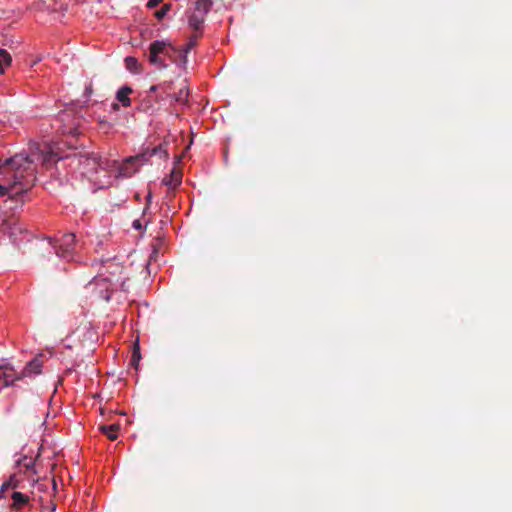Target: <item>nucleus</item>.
I'll use <instances>...</instances> for the list:
<instances>
[{"mask_svg":"<svg viewBox=\"0 0 512 512\" xmlns=\"http://www.w3.org/2000/svg\"><path fill=\"white\" fill-rule=\"evenodd\" d=\"M18 466H23L26 470L33 469L34 462L32 459H28L27 457H23L22 459L17 461Z\"/></svg>","mask_w":512,"mask_h":512,"instance_id":"b1692460","label":"nucleus"},{"mask_svg":"<svg viewBox=\"0 0 512 512\" xmlns=\"http://www.w3.org/2000/svg\"><path fill=\"white\" fill-rule=\"evenodd\" d=\"M48 244L60 258L72 261L77 250L78 243L73 233H66L60 239L48 238Z\"/></svg>","mask_w":512,"mask_h":512,"instance_id":"7ed1b4c3","label":"nucleus"},{"mask_svg":"<svg viewBox=\"0 0 512 512\" xmlns=\"http://www.w3.org/2000/svg\"><path fill=\"white\" fill-rule=\"evenodd\" d=\"M43 362L41 360V355L36 356L30 362L26 364L21 373L17 374L21 376V379L24 377H30L32 375H38L41 373Z\"/></svg>","mask_w":512,"mask_h":512,"instance_id":"1a4fd4ad","label":"nucleus"},{"mask_svg":"<svg viewBox=\"0 0 512 512\" xmlns=\"http://www.w3.org/2000/svg\"><path fill=\"white\" fill-rule=\"evenodd\" d=\"M35 179V169L24 154L0 160V197L8 195L14 198L26 193Z\"/></svg>","mask_w":512,"mask_h":512,"instance_id":"f257e3e1","label":"nucleus"},{"mask_svg":"<svg viewBox=\"0 0 512 512\" xmlns=\"http://www.w3.org/2000/svg\"><path fill=\"white\" fill-rule=\"evenodd\" d=\"M126 69L134 74H139L142 71V65L133 56H127L124 59Z\"/></svg>","mask_w":512,"mask_h":512,"instance_id":"dca6fc26","label":"nucleus"},{"mask_svg":"<svg viewBox=\"0 0 512 512\" xmlns=\"http://www.w3.org/2000/svg\"><path fill=\"white\" fill-rule=\"evenodd\" d=\"M187 54L188 53H185V49L181 48L178 53V57H177L178 62H176L175 64H177L179 66H184L187 63Z\"/></svg>","mask_w":512,"mask_h":512,"instance_id":"393cba45","label":"nucleus"},{"mask_svg":"<svg viewBox=\"0 0 512 512\" xmlns=\"http://www.w3.org/2000/svg\"><path fill=\"white\" fill-rule=\"evenodd\" d=\"M21 380L13 367L9 364L0 365V390L11 386L15 381Z\"/></svg>","mask_w":512,"mask_h":512,"instance_id":"6e6552de","label":"nucleus"},{"mask_svg":"<svg viewBox=\"0 0 512 512\" xmlns=\"http://www.w3.org/2000/svg\"><path fill=\"white\" fill-rule=\"evenodd\" d=\"M151 199H152V193H151V192H149V193L147 194V197H146L147 205H148V204H150Z\"/></svg>","mask_w":512,"mask_h":512,"instance_id":"c85d7f7f","label":"nucleus"},{"mask_svg":"<svg viewBox=\"0 0 512 512\" xmlns=\"http://www.w3.org/2000/svg\"><path fill=\"white\" fill-rule=\"evenodd\" d=\"M12 505L11 509L20 510L22 507L29 504L30 498L28 495L23 494L21 492L14 491L11 495Z\"/></svg>","mask_w":512,"mask_h":512,"instance_id":"9b49d317","label":"nucleus"},{"mask_svg":"<svg viewBox=\"0 0 512 512\" xmlns=\"http://www.w3.org/2000/svg\"><path fill=\"white\" fill-rule=\"evenodd\" d=\"M163 0H149L147 3V7L154 8L158 6Z\"/></svg>","mask_w":512,"mask_h":512,"instance_id":"a878e982","label":"nucleus"},{"mask_svg":"<svg viewBox=\"0 0 512 512\" xmlns=\"http://www.w3.org/2000/svg\"><path fill=\"white\" fill-rule=\"evenodd\" d=\"M19 486V481L15 475H11L10 478L4 482L0 488V498L4 497V491L8 488L16 489Z\"/></svg>","mask_w":512,"mask_h":512,"instance_id":"f3484780","label":"nucleus"},{"mask_svg":"<svg viewBox=\"0 0 512 512\" xmlns=\"http://www.w3.org/2000/svg\"><path fill=\"white\" fill-rule=\"evenodd\" d=\"M160 57L163 58L164 61H165V59H167L166 54H160Z\"/></svg>","mask_w":512,"mask_h":512,"instance_id":"7c9ffc66","label":"nucleus"},{"mask_svg":"<svg viewBox=\"0 0 512 512\" xmlns=\"http://www.w3.org/2000/svg\"><path fill=\"white\" fill-rule=\"evenodd\" d=\"M29 154L25 155L29 161H31L32 167L36 170V163H41L45 168L51 167L57 163L61 157L51 151L46 145L41 147L39 144H33L29 148Z\"/></svg>","mask_w":512,"mask_h":512,"instance_id":"20e7f679","label":"nucleus"},{"mask_svg":"<svg viewBox=\"0 0 512 512\" xmlns=\"http://www.w3.org/2000/svg\"><path fill=\"white\" fill-rule=\"evenodd\" d=\"M206 14H202V12H197L195 10V12H193L190 16H189V19H188V23H189V26L194 30V31H200L201 29V26L204 22V16Z\"/></svg>","mask_w":512,"mask_h":512,"instance_id":"4468645a","label":"nucleus"},{"mask_svg":"<svg viewBox=\"0 0 512 512\" xmlns=\"http://www.w3.org/2000/svg\"><path fill=\"white\" fill-rule=\"evenodd\" d=\"M213 4V0H198L195 4V10L197 12H202V14H207Z\"/></svg>","mask_w":512,"mask_h":512,"instance_id":"6ab92c4d","label":"nucleus"},{"mask_svg":"<svg viewBox=\"0 0 512 512\" xmlns=\"http://www.w3.org/2000/svg\"><path fill=\"white\" fill-rule=\"evenodd\" d=\"M132 226L137 230H140L142 228L140 220H134Z\"/></svg>","mask_w":512,"mask_h":512,"instance_id":"bb28decb","label":"nucleus"},{"mask_svg":"<svg viewBox=\"0 0 512 512\" xmlns=\"http://www.w3.org/2000/svg\"><path fill=\"white\" fill-rule=\"evenodd\" d=\"M122 270L123 267L120 263L115 262L112 259H107L106 261L101 262L99 274L94 278V282L96 285H99L100 281L109 282L111 284L112 277L120 275Z\"/></svg>","mask_w":512,"mask_h":512,"instance_id":"423d86ee","label":"nucleus"},{"mask_svg":"<svg viewBox=\"0 0 512 512\" xmlns=\"http://www.w3.org/2000/svg\"><path fill=\"white\" fill-rule=\"evenodd\" d=\"M188 97H189V89L186 85H182L178 92H173L172 93V96H170L169 100H170V103L173 104V103H177V104H186L188 102Z\"/></svg>","mask_w":512,"mask_h":512,"instance_id":"9d476101","label":"nucleus"},{"mask_svg":"<svg viewBox=\"0 0 512 512\" xmlns=\"http://www.w3.org/2000/svg\"><path fill=\"white\" fill-rule=\"evenodd\" d=\"M112 108H113V110H118L119 109V105L117 103H113L112 104Z\"/></svg>","mask_w":512,"mask_h":512,"instance_id":"c756f323","label":"nucleus"},{"mask_svg":"<svg viewBox=\"0 0 512 512\" xmlns=\"http://www.w3.org/2000/svg\"><path fill=\"white\" fill-rule=\"evenodd\" d=\"M79 163L83 165L85 168H89L91 170H94L95 172H97L98 169L110 170L111 168L117 165V162L115 160L103 159L101 156L97 154L81 156L79 158Z\"/></svg>","mask_w":512,"mask_h":512,"instance_id":"0eeeda50","label":"nucleus"},{"mask_svg":"<svg viewBox=\"0 0 512 512\" xmlns=\"http://www.w3.org/2000/svg\"><path fill=\"white\" fill-rule=\"evenodd\" d=\"M157 90H161V83L150 87V92H156Z\"/></svg>","mask_w":512,"mask_h":512,"instance_id":"cd10ccee","label":"nucleus"},{"mask_svg":"<svg viewBox=\"0 0 512 512\" xmlns=\"http://www.w3.org/2000/svg\"><path fill=\"white\" fill-rule=\"evenodd\" d=\"M161 91L165 95L166 99H169L172 96L174 91V86L172 82H163L161 83Z\"/></svg>","mask_w":512,"mask_h":512,"instance_id":"4be33fe9","label":"nucleus"},{"mask_svg":"<svg viewBox=\"0 0 512 512\" xmlns=\"http://www.w3.org/2000/svg\"><path fill=\"white\" fill-rule=\"evenodd\" d=\"M201 36V33L198 31H194L191 35L189 42L183 47L185 49V53H188L197 43V40Z\"/></svg>","mask_w":512,"mask_h":512,"instance_id":"412c9836","label":"nucleus"},{"mask_svg":"<svg viewBox=\"0 0 512 512\" xmlns=\"http://www.w3.org/2000/svg\"><path fill=\"white\" fill-rule=\"evenodd\" d=\"M140 359H141L140 347H139L138 342H136L133 346V352H132V356H131V365L137 369Z\"/></svg>","mask_w":512,"mask_h":512,"instance_id":"aec40b11","label":"nucleus"},{"mask_svg":"<svg viewBox=\"0 0 512 512\" xmlns=\"http://www.w3.org/2000/svg\"><path fill=\"white\" fill-rule=\"evenodd\" d=\"M181 180V173L176 170H172L169 176L163 178L162 184L168 186L169 188L174 189L181 184Z\"/></svg>","mask_w":512,"mask_h":512,"instance_id":"f8f14e48","label":"nucleus"},{"mask_svg":"<svg viewBox=\"0 0 512 512\" xmlns=\"http://www.w3.org/2000/svg\"><path fill=\"white\" fill-rule=\"evenodd\" d=\"M53 487H54V489L56 488V482H55V480H53Z\"/></svg>","mask_w":512,"mask_h":512,"instance_id":"2f4dec72","label":"nucleus"},{"mask_svg":"<svg viewBox=\"0 0 512 512\" xmlns=\"http://www.w3.org/2000/svg\"><path fill=\"white\" fill-rule=\"evenodd\" d=\"M158 155L160 158H167L168 157V151L166 149L165 145H159L157 147H154L153 149L146 151L134 156L130 157L126 160L125 164L119 167V174L123 177H130L134 171L129 170V164L137 162L140 165L147 162L152 156Z\"/></svg>","mask_w":512,"mask_h":512,"instance_id":"39448f33","label":"nucleus"},{"mask_svg":"<svg viewBox=\"0 0 512 512\" xmlns=\"http://www.w3.org/2000/svg\"><path fill=\"white\" fill-rule=\"evenodd\" d=\"M120 429L119 424H111V425H101L99 426V430L107 436L108 439L114 441L118 437V431Z\"/></svg>","mask_w":512,"mask_h":512,"instance_id":"2eb2a0df","label":"nucleus"},{"mask_svg":"<svg viewBox=\"0 0 512 512\" xmlns=\"http://www.w3.org/2000/svg\"><path fill=\"white\" fill-rule=\"evenodd\" d=\"M171 9V4H164L158 11L155 12V17L158 20L163 19Z\"/></svg>","mask_w":512,"mask_h":512,"instance_id":"5701e85b","label":"nucleus"},{"mask_svg":"<svg viewBox=\"0 0 512 512\" xmlns=\"http://www.w3.org/2000/svg\"><path fill=\"white\" fill-rule=\"evenodd\" d=\"M179 51L180 49L175 48L170 43L165 41H154L149 46L148 60L158 69H163L167 67V64L164 62L163 58L160 57V54H166L167 59L176 63L178 62L177 57Z\"/></svg>","mask_w":512,"mask_h":512,"instance_id":"f03ea898","label":"nucleus"},{"mask_svg":"<svg viewBox=\"0 0 512 512\" xmlns=\"http://www.w3.org/2000/svg\"><path fill=\"white\" fill-rule=\"evenodd\" d=\"M132 93V89L129 86L121 87L116 94V99L124 106L129 107L131 105V99L129 95Z\"/></svg>","mask_w":512,"mask_h":512,"instance_id":"ddd939ff","label":"nucleus"},{"mask_svg":"<svg viewBox=\"0 0 512 512\" xmlns=\"http://www.w3.org/2000/svg\"><path fill=\"white\" fill-rule=\"evenodd\" d=\"M12 58L10 54L4 50H0V74L4 73L5 68L10 66Z\"/></svg>","mask_w":512,"mask_h":512,"instance_id":"a211bd4d","label":"nucleus"}]
</instances>
